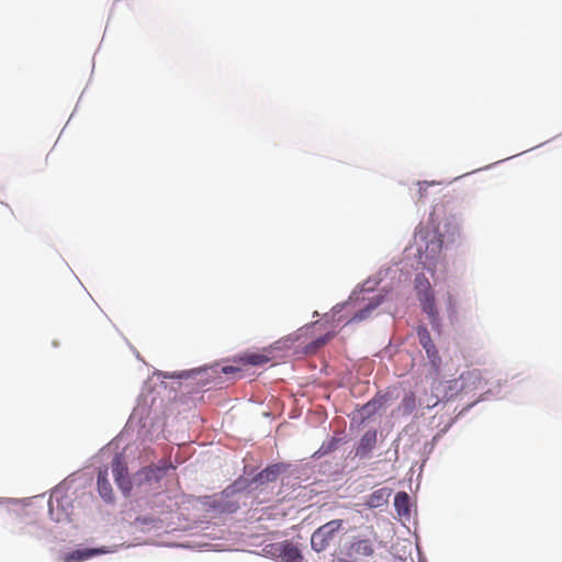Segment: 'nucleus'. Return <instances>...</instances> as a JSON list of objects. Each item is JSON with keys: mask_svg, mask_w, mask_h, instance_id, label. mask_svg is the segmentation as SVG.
<instances>
[{"mask_svg": "<svg viewBox=\"0 0 562 562\" xmlns=\"http://www.w3.org/2000/svg\"><path fill=\"white\" fill-rule=\"evenodd\" d=\"M391 490L383 487L372 492L366 499L364 505L369 508H378L387 504Z\"/></svg>", "mask_w": 562, "mask_h": 562, "instance_id": "obj_7", "label": "nucleus"}, {"mask_svg": "<svg viewBox=\"0 0 562 562\" xmlns=\"http://www.w3.org/2000/svg\"><path fill=\"white\" fill-rule=\"evenodd\" d=\"M381 304V300L380 299H375V300H372L371 302H369L367 304L366 307L361 308L359 312H357L352 318L350 319V322H361L366 318H368L372 312Z\"/></svg>", "mask_w": 562, "mask_h": 562, "instance_id": "obj_12", "label": "nucleus"}, {"mask_svg": "<svg viewBox=\"0 0 562 562\" xmlns=\"http://www.w3.org/2000/svg\"><path fill=\"white\" fill-rule=\"evenodd\" d=\"M448 313L451 316L457 314L456 302L451 294H448Z\"/></svg>", "mask_w": 562, "mask_h": 562, "instance_id": "obj_22", "label": "nucleus"}, {"mask_svg": "<svg viewBox=\"0 0 562 562\" xmlns=\"http://www.w3.org/2000/svg\"><path fill=\"white\" fill-rule=\"evenodd\" d=\"M112 472L114 480L124 495H130L133 484L128 475L127 465L120 454H115L112 460Z\"/></svg>", "mask_w": 562, "mask_h": 562, "instance_id": "obj_2", "label": "nucleus"}, {"mask_svg": "<svg viewBox=\"0 0 562 562\" xmlns=\"http://www.w3.org/2000/svg\"><path fill=\"white\" fill-rule=\"evenodd\" d=\"M417 337L419 340V344L423 346L424 349L432 348L435 344L432 342L431 336L429 330L426 328V326L420 325L417 328Z\"/></svg>", "mask_w": 562, "mask_h": 562, "instance_id": "obj_15", "label": "nucleus"}, {"mask_svg": "<svg viewBox=\"0 0 562 562\" xmlns=\"http://www.w3.org/2000/svg\"><path fill=\"white\" fill-rule=\"evenodd\" d=\"M240 369L234 366H226L222 368V372L225 374H233L239 372Z\"/></svg>", "mask_w": 562, "mask_h": 562, "instance_id": "obj_23", "label": "nucleus"}, {"mask_svg": "<svg viewBox=\"0 0 562 562\" xmlns=\"http://www.w3.org/2000/svg\"><path fill=\"white\" fill-rule=\"evenodd\" d=\"M108 475V469L99 470L97 484L100 496L104 501L111 502L113 499V490Z\"/></svg>", "mask_w": 562, "mask_h": 562, "instance_id": "obj_8", "label": "nucleus"}, {"mask_svg": "<svg viewBox=\"0 0 562 562\" xmlns=\"http://www.w3.org/2000/svg\"><path fill=\"white\" fill-rule=\"evenodd\" d=\"M376 443V431L371 429L364 432L357 448V456L367 457Z\"/></svg>", "mask_w": 562, "mask_h": 562, "instance_id": "obj_9", "label": "nucleus"}, {"mask_svg": "<svg viewBox=\"0 0 562 562\" xmlns=\"http://www.w3.org/2000/svg\"><path fill=\"white\" fill-rule=\"evenodd\" d=\"M350 553L357 557L370 558L373 557L375 550L372 540L357 539L350 544Z\"/></svg>", "mask_w": 562, "mask_h": 562, "instance_id": "obj_6", "label": "nucleus"}, {"mask_svg": "<svg viewBox=\"0 0 562 562\" xmlns=\"http://www.w3.org/2000/svg\"><path fill=\"white\" fill-rule=\"evenodd\" d=\"M422 305L424 312H426L429 317L435 321L437 318L438 312L436 308L435 297L432 293H424V297L422 299Z\"/></svg>", "mask_w": 562, "mask_h": 562, "instance_id": "obj_13", "label": "nucleus"}, {"mask_svg": "<svg viewBox=\"0 0 562 562\" xmlns=\"http://www.w3.org/2000/svg\"><path fill=\"white\" fill-rule=\"evenodd\" d=\"M402 405L407 413H412L416 407V398L413 393L406 394L402 401Z\"/></svg>", "mask_w": 562, "mask_h": 562, "instance_id": "obj_19", "label": "nucleus"}, {"mask_svg": "<svg viewBox=\"0 0 562 562\" xmlns=\"http://www.w3.org/2000/svg\"><path fill=\"white\" fill-rule=\"evenodd\" d=\"M334 337V334L333 333H327L323 336H321L319 338L315 339L312 344H311V348L313 350H316L323 346H325L331 338Z\"/></svg>", "mask_w": 562, "mask_h": 562, "instance_id": "obj_21", "label": "nucleus"}, {"mask_svg": "<svg viewBox=\"0 0 562 562\" xmlns=\"http://www.w3.org/2000/svg\"><path fill=\"white\" fill-rule=\"evenodd\" d=\"M426 353H427V357L428 359L430 360L431 364L434 366V368L436 370L439 369V366H440V362H441V359H440V356L438 353V350L436 348V346H432V348H427L425 349Z\"/></svg>", "mask_w": 562, "mask_h": 562, "instance_id": "obj_18", "label": "nucleus"}, {"mask_svg": "<svg viewBox=\"0 0 562 562\" xmlns=\"http://www.w3.org/2000/svg\"><path fill=\"white\" fill-rule=\"evenodd\" d=\"M382 407V401L378 398H373L372 401L368 402L363 407L362 411L364 414H372L380 409Z\"/></svg>", "mask_w": 562, "mask_h": 562, "instance_id": "obj_20", "label": "nucleus"}, {"mask_svg": "<svg viewBox=\"0 0 562 562\" xmlns=\"http://www.w3.org/2000/svg\"><path fill=\"white\" fill-rule=\"evenodd\" d=\"M285 470L284 464L274 463L268 465L261 472H259L252 480L251 483L257 485H265L269 482H274L280 476V474Z\"/></svg>", "mask_w": 562, "mask_h": 562, "instance_id": "obj_4", "label": "nucleus"}, {"mask_svg": "<svg viewBox=\"0 0 562 562\" xmlns=\"http://www.w3.org/2000/svg\"><path fill=\"white\" fill-rule=\"evenodd\" d=\"M342 519H333L318 527L311 537V547L316 552L325 551L342 529Z\"/></svg>", "mask_w": 562, "mask_h": 562, "instance_id": "obj_1", "label": "nucleus"}, {"mask_svg": "<svg viewBox=\"0 0 562 562\" xmlns=\"http://www.w3.org/2000/svg\"><path fill=\"white\" fill-rule=\"evenodd\" d=\"M172 464L168 461H161L159 464H154L149 467L143 468L137 474L135 479H139L145 482H159L164 474L172 469Z\"/></svg>", "mask_w": 562, "mask_h": 562, "instance_id": "obj_3", "label": "nucleus"}, {"mask_svg": "<svg viewBox=\"0 0 562 562\" xmlns=\"http://www.w3.org/2000/svg\"><path fill=\"white\" fill-rule=\"evenodd\" d=\"M435 181H431V182H427V181H424V182H418V184L420 186V189L423 188V184H434Z\"/></svg>", "mask_w": 562, "mask_h": 562, "instance_id": "obj_24", "label": "nucleus"}, {"mask_svg": "<svg viewBox=\"0 0 562 562\" xmlns=\"http://www.w3.org/2000/svg\"><path fill=\"white\" fill-rule=\"evenodd\" d=\"M281 555L288 562H301L303 559L300 549L289 542L282 544Z\"/></svg>", "mask_w": 562, "mask_h": 562, "instance_id": "obj_11", "label": "nucleus"}, {"mask_svg": "<svg viewBox=\"0 0 562 562\" xmlns=\"http://www.w3.org/2000/svg\"><path fill=\"white\" fill-rule=\"evenodd\" d=\"M415 286L418 292L430 293V283L425 274H417L415 278Z\"/></svg>", "mask_w": 562, "mask_h": 562, "instance_id": "obj_17", "label": "nucleus"}, {"mask_svg": "<svg viewBox=\"0 0 562 562\" xmlns=\"http://www.w3.org/2000/svg\"><path fill=\"white\" fill-rule=\"evenodd\" d=\"M97 552H98L97 550H75L71 553H68L64 558V561L65 562H71V561L80 562V561L91 558Z\"/></svg>", "mask_w": 562, "mask_h": 562, "instance_id": "obj_14", "label": "nucleus"}, {"mask_svg": "<svg viewBox=\"0 0 562 562\" xmlns=\"http://www.w3.org/2000/svg\"><path fill=\"white\" fill-rule=\"evenodd\" d=\"M411 498L406 492H398L394 497V506L400 516H409Z\"/></svg>", "mask_w": 562, "mask_h": 562, "instance_id": "obj_10", "label": "nucleus"}, {"mask_svg": "<svg viewBox=\"0 0 562 562\" xmlns=\"http://www.w3.org/2000/svg\"><path fill=\"white\" fill-rule=\"evenodd\" d=\"M240 360L245 364L261 366L267 363L269 361V358L262 353H249L245 355L243 358H240Z\"/></svg>", "mask_w": 562, "mask_h": 562, "instance_id": "obj_16", "label": "nucleus"}, {"mask_svg": "<svg viewBox=\"0 0 562 562\" xmlns=\"http://www.w3.org/2000/svg\"><path fill=\"white\" fill-rule=\"evenodd\" d=\"M459 381L461 391L469 392L483 387V378L479 370H471L462 373Z\"/></svg>", "mask_w": 562, "mask_h": 562, "instance_id": "obj_5", "label": "nucleus"}]
</instances>
